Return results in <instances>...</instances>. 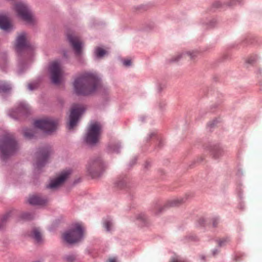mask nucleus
<instances>
[{
  "instance_id": "6e6552de",
  "label": "nucleus",
  "mask_w": 262,
  "mask_h": 262,
  "mask_svg": "<svg viewBox=\"0 0 262 262\" xmlns=\"http://www.w3.org/2000/svg\"><path fill=\"white\" fill-rule=\"evenodd\" d=\"M84 110V106L81 104H74L72 106L70 115V121L68 124L69 129H73L76 126L79 117Z\"/></svg>"
},
{
  "instance_id": "4468645a",
  "label": "nucleus",
  "mask_w": 262,
  "mask_h": 262,
  "mask_svg": "<svg viewBox=\"0 0 262 262\" xmlns=\"http://www.w3.org/2000/svg\"><path fill=\"white\" fill-rule=\"evenodd\" d=\"M28 201L30 204L33 205H43L46 204L48 201L47 199L42 198L37 195H30Z\"/></svg>"
},
{
  "instance_id": "c756f323",
  "label": "nucleus",
  "mask_w": 262,
  "mask_h": 262,
  "mask_svg": "<svg viewBox=\"0 0 262 262\" xmlns=\"http://www.w3.org/2000/svg\"><path fill=\"white\" fill-rule=\"evenodd\" d=\"M24 217L25 219H27V220H30V219H32V217H31V214H29V213H25V214H24Z\"/></svg>"
},
{
  "instance_id": "20e7f679",
  "label": "nucleus",
  "mask_w": 262,
  "mask_h": 262,
  "mask_svg": "<svg viewBox=\"0 0 262 262\" xmlns=\"http://www.w3.org/2000/svg\"><path fill=\"white\" fill-rule=\"evenodd\" d=\"M101 133V126L98 122H94L90 124L88 128L84 137L85 142L89 145H94L97 143Z\"/></svg>"
},
{
  "instance_id": "cd10ccee",
  "label": "nucleus",
  "mask_w": 262,
  "mask_h": 262,
  "mask_svg": "<svg viewBox=\"0 0 262 262\" xmlns=\"http://www.w3.org/2000/svg\"><path fill=\"white\" fill-rule=\"evenodd\" d=\"M131 60L130 59H125L123 61V64L125 66H129L131 65Z\"/></svg>"
},
{
  "instance_id": "2eb2a0df",
  "label": "nucleus",
  "mask_w": 262,
  "mask_h": 262,
  "mask_svg": "<svg viewBox=\"0 0 262 262\" xmlns=\"http://www.w3.org/2000/svg\"><path fill=\"white\" fill-rule=\"evenodd\" d=\"M12 25L9 18L5 15H0V28L5 31H9Z\"/></svg>"
},
{
  "instance_id": "9b49d317",
  "label": "nucleus",
  "mask_w": 262,
  "mask_h": 262,
  "mask_svg": "<svg viewBox=\"0 0 262 262\" xmlns=\"http://www.w3.org/2000/svg\"><path fill=\"white\" fill-rule=\"evenodd\" d=\"M68 38L71 44L75 54L80 55L82 53L83 43L80 38L74 34H68Z\"/></svg>"
},
{
  "instance_id": "423d86ee",
  "label": "nucleus",
  "mask_w": 262,
  "mask_h": 262,
  "mask_svg": "<svg viewBox=\"0 0 262 262\" xmlns=\"http://www.w3.org/2000/svg\"><path fill=\"white\" fill-rule=\"evenodd\" d=\"M57 125V120L52 118H45L37 120L34 122V126L36 128L41 129L47 134H51L55 131Z\"/></svg>"
},
{
  "instance_id": "aec40b11",
  "label": "nucleus",
  "mask_w": 262,
  "mask_h": 262,
  "mask_svg": "<svg viewBox=\"0 0 262 262\" xmlns=\"http://www.w3.org/2000/svg\"><path fill=\"white\" fill-rule=\"evenodd\" d=\"M9 215L6 214L0 217V230H3L6 224Z\"/></svg>"
},
{
  "instance_id": "5701e85b",
  "label": "nucleus",
  "mask_w": 262,
  "mask_h": 262,
  "mask_svg": "<svg viewBox=\"0 0 262 262\" xmlns=\"http://www.w3.org/2000/svg\"><path fill=\"white\" fill-rule=\"evenodd\" d=\"M66 262H73L75 259V256L73 255H67L64 257Z\"/></svg>"
},
{
  "instance_id": "4be33fe9",
  "label": "nucleus",
  "mask_w": 262,
  "mask_h": 262,
  "mask_svg": "<svg viewBox=\"0 0 262 262\" xmlns=\"http://www.w3.org/2000/svg\"><path fill=\"white\" fill-rule=\"evenodd\" d=\"M10 87L9 84L3 82H0V93L6 92L9 90Z\"/></svg>"
},
{
  "instance_id": "9d476101",
  "label": "nucleus",
  "mask_w": 262,
  "mask_h": 262,
  "mask_svg": "<svg viewBox=\"0 0 262 262\" xmlns=\"http://www.w3.org/2000/svg\"><path fill=\"white\" fill-rule=\"evenodd\" d=\"M102 168V162L101 160L98 159L91 162L88 164L87 171L92 178H95L100 175Z\"/></svg>"
},
{
  "instance_id": "c85d7f7f",
  "label": "nucleus",
  "mask_w": 262,
  "mask_h": 262,
  "mask_svg": "<svg viewBox=\"0 0 262 262\" xmlns=\"http://www.w3.org/2000/svg\"><path fill=\"white\" fill-rule=\"evenodd\" d=\"M170 262H185V261L180 258H178V257H176V258H172Z\"/></svg>"
},
{
  "instance_id": "2f4dec72",
  "label": "nucleus",
  "mask_w": 262,
  "mask_h": 262,
  "mask_svg": "<svg viewBox=\"0 0 262 262\" xmlns=\"http://www.w3.org/2000/svg\"><path fill=\"white\" fill-rule=\"evenodd\" d=\"M12 116L13 117H14V118H17V117H18V115L16 116V115H12Z\"/></svg>"
},
{
  "instance_id": "7ed1b4c3",
  "label": "nucleus",
  "mask_w": 262,
  "mask_h": 262,
  "mask_svg": "<svg viewBox=\"0 0 262 262\" xmlns=\"http://www.w3.org/2000/svg\"><path fill=\"white\" fill-rule=\"evenodd\" d=\"M15 11L18 16L26 23L33 25L36 22V19L31 10L25 4L18 2L15 4Z\"/></svg>"
},
{
  "instance_id": "a211bd4d",
  "label": "nucleus",
  "mask_w": 262,
  "mask_h": 262,
  "mask_svg": "<svg viewBox=\"0 0 262 262\" xmlns=\"http://www.w3.org/2000/svg\"><path fill=\"white\" fill-rule=\"evenodd\" d=\"M29 107L27 105L21 103L17 109V112L19 114H25L28 112Z\"/></svg>"
},
{
  "instance_id": "393cba45",
  "label": "nucleus",
  "mask_w": 262,
  "mask_h": 262,
  "mask_svg": "<svg viewBox=\"0 0 262 262\" xmlns=\"http://www.w3.org/2000/svg\"><path fill=\"white\" fill-rule=\"evenodd\" d=\"M229 242V239L228 238H224L220 241L219 244L220 246H224L226 243H228Z\"/></svg>"
},
{
  "instance_id": "1a4fd4ad",
  "label": "nucleus",
  "mask_w": 262,
  "mask_h": 262,
  "mask_svg": "<svg viewBox=\"0 0 262 262\" xmlns=\"http://www.w3.org/2000/svg\"><path fill=\"white\" fill-rule=\"evenodd\" d=\"M15 47L17 52L32 51L33 49V46L28 41L27 35L25 33H21L18 36Z\"/></svg>"
},
{
  "instance_id": "ddd939ff",
  "label": "nucleus",
  "mask_w": 262,
  "mask_h": 262,
  "mask_svg": "<svg viewBox=\"0 0 262 262\" xmlns=\"http://www.w3.org/2000/svg\"><path fill=\"white\" fill-rule=\"evenodd\" d=\"M71 173V170H68L61 173L56 179L51 181L48 187L51 189H55L60 186L68 179Z\"/></svg>"
},
{
  "instance_id": "f03ea898",
  "label": "nucleus",
  "mask_w": 262,
  "mask_h": 262,
  "mask_svg": "<svg viewBox=\"0 0 262 262\" xmlns=\"http://www.w3.org/2000/svg\"><path fill=\"white\" fill-rule=\"evenodd\" d=\"M17 148L18 145L13 134L7 133L0 140L1 157L3 160L12 155Z\"/></svg>"
},
{
  "instance_id": "0eeeda50",
  "label": "nucleus",
  "mask_w": 262,
  "mask_h": 262,
  "mask_svg": "<svg viewBox=\"0 0 262 262\" xmlns=\"http://www.w3.org/2000/svg\"><path fill=\"white\" fill-rule=\"evenodd\" d=\"M49 71L52 82L55 84H59L63 75V70L60 62L55 60L51 62Z\"/></svg>"
},
{
  "instance_id": "f3484780",
  "label": "nucleus",
  "mask_w": 262,
  "mask_h": 262,
  "mask_svg": "<svg viewBox=\"0 0 262 262\" xmlns=\"http://www.w3.org/2000/svg\"><path fill=\"white\" fill-rule=\"evenodd\" d=\"M186 55H187L188 56H189L191 59L193 58V57L195 56V55H193V53H191L189 52H188V53H186L185 54L184 53H179L172 57V58L171 59V61H173V62L178 61L181 58H183Z\"/></svg>"
},
{
  "instance_id": "7c9ffc66",
  "label": "nucleus",
  "mask_w": 262,
  "mask_h": 262,
  "mask_svg": "<svg viewBox=\"0 0 262 262\" xmlns=\"http://www.w3.org/2000/svg\"><path fill=\"white\" fill-rule=\"evenodd\" d=\"M116 260L115 258H111L108 259V262H116Z\"/></svg>"
},
{
  "instance_id": "39448f33",
  "label": "nucleus",
  "mask_w": 262,
  "mask_h": 262,
  "mask_svg": "<svg viewBox=\"0 0 262 262\" xmlns=\"http://www.w3.org/2000/svg\"><path fill=\"white\" fill-rule=\"evenodd\" d=\"M83 235V228L80 224H75L70 230L63 233V239L69 244L79 242Z\"/></svg>"
},
{
  "instance_id": "473e14b6",
  "label": "nucleus",
  "mask_w": 262,
  "mask_h": 262,
  "mask_svg": "<svg viewBox=\"0 0 262 262\" xmlns=\"http://www.w3.org/2000/svg\"><path fill=\"white\" fill-rule=\"evenodd\" d=\"M215 224H216V221L213 222V226H215Z\"/></svg>"
},
{
  "instance_id": "f8f14e48",
  "label": "nucleus",
  "mask_w": 262,
  "mask_h": 262,
  "mask_svg": "<svg viewBox=\"0 0 262 262\" xmlns=\"http://www.w3.org/2000/svg\"><path fill=\"white\" fill-rule=\"evenodd\" d=\"M50 154L51 150L49 148L42 149L39 151L36 162V166L37 168L39 169L46 164Z\"/></svg>"
},
{
  "instance_id": "dca6fc26",
  "label": "nucleus",
  "mask_w": 262,
  "mask_h": 262,
  "mask_svg": "<svg viewBox=\"0 0 262 262\" xmlns=\"http://www.w3.org/2000/svg\"><path fill=\"white\" fill-rule=\"evenodd\" d=\"M30 236L33 238L37 242L41 241L42 239L41 233L38 228L33 229L30 234Z\"/></svg>"
},
{
  "instance_id": "b1692460",
  "label": "nucleus",
  "mask_w": 262,
  "mask_h": 262,
  "mask_svg": "<svg viewBox=\"0 0 262 262\" xmlns=\"http://www.w3.org/2000/svg\"><path fill=\"white\" fill-rule=\"evenodd\" d=\"M104 226L105 228H106L107 231H110L111 230V227L112 226V223L110 221H106L104 223Z\"/></svg>"
},
{
  "instance_id": "412c9836",
  "label": "nucleus",
  "mask_w": 262,
  "mask_h": 262,
  "mask_svg": "<svg viewBox=\"0 0 262 262\" xmlns=\"http://www.w3.org/2000/svg\"><path fill=\"white\" fill-rule=\"evenodd\" d=\"M24 136L28 139H31L34 136V132L31 129H26L24 131Z\"/></svg>"
},
{
  "instance_id": "6ab92c4d",
  "label": "nucleus",
  "mask_w": 262,
  "mask_h": 262,
  "mask_svg": "<svg viewBox=\"0 0 262 262\" xmlns=\"http://www.w3.org/2000/svg\"><path fill=\"white\" fill-rule=\"evenodd\" d=\"M95 53L97 57L100 58L105 55L107 53V52L100 47H97L95 49Z\"/></svg>"
},
{
  "instance_id": "a878e982",
  "label": "nucleus",
  "mask_w": 262,
  "mask_h": 262,
  "mask_svg": "<svg viewBox=\"0 0 262 262\" xmlns=\"http://www.w3.org/2000/svg\"><path fill=\"white\" fill-rule=\"evenodd\" d=\"M37 83H31L28 84V88L30 90H33L35 89L36 88H37Z\"/></svg>"
},
{
  "instance_id": "f257e3e1",
  "label": "nucleus",
  "mask_w": 262,
  "mask_h": 262,
  "mask_svg": "<svg viewBox=\"0 0 262 262\" xmlns=\"http://www.w3.org/2000/svg\"><path fill=\"white\" fill-rule=\"evenodd\" d=\"M99 84L100 80L96 74L85 72L75 79L74 87L77 94L87 95L94 92Z\"/></svg>"
},
{
  "instance_id": "bb28decb",
  "label": "nucleus",
  "mask_w": 262,
  "mask_h": 262,
  "mask_svg": "<svg viewBox=\"0 0 262 262\" xmlns=\"http://www.w3.org/2000/svg\"><path fill=\"white\" fill-rule=\"evenodd\" d=\"M182 202H183L182 200H173L172 202V204L171 205V206H173L178 205V204L182 203Z\"/></svg>"
}]
</instances>
